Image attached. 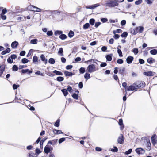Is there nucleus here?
<instances>
[{"label":"nucleus","mask_w":157,"mask_h":157,"mask_svg":"<svg viewBox=\"0 0 157 157\" xmlns=\"http://www.w3.org/2000/svg\"><path fill=\"white\" fill-rule=\"evenodd\" d=\"M40 58L42 61L44 62L45 64L47 63V59H45L44 56L42 54L40 56Z\"/></svg>","instance_id":"6ab92c4d"},{"label":"nucleus","mask_w":157,"mask_h":157,"mask_svg":"<svg viewBox=\"0 0 157 157\" xmlns=\"http://www.w3.org/2000/svg\"><path fill=\"white\" fill-rule=\"evenodd\" d=\"M13 60V59H16L17 58V56L15 55H12L10 57Z\"/></svg>","instance_id":"338daca9"},{"label":"nucleus","mask_w":157,"mask_h":157,"mask_svg":"<svg viewBox=\"0 0 157 157\" xmlns=\"http://www.w3.org/2000/svg\"><path fill=\"white\" fill-rule=\"evenodd\" d=\"M72 66L71 65H67L66 67V69L67 70H69L72 68Z\"/></svg>","instance_id":"774afa93"},{"label":"nucleus","mask_w":157,"mask_h":157,"mask_svg":"<svg viewBox=\"0 0 157 157\" xmlns=\"http://www.w3.org/2000/svg\"><path fill=\"white\" fill-rule=\"evenodd\" d=\"M144 28L143 26H140L136 27L134 29H133L131 31V33L133 35L136 34L138 32L141 33L144 31Z\"/></svg>","instance_id":"f03ea898"},{"label":"nucleus","mask_w":157,"mask_h":157,"mask_svg":"<svg viewBox=\"0 0 157 157\" xmlns=\"http://www.w3.org/2000/svg\"><path fill=\"white\" fill-rule=\"evenodd\" d=\"M48 62L50 64H53L55 63V61L53 58H50Z\"/></svg>","instance_id":"cd10ccee"},{"label":"nucleus","mask_w":157,"mask_h":157,"mask_svg":"<svg viewBox=\"0 0 157 157\" xmlns=\"http://www.w3.org/2000/svg\"><path fill=\"white\" fill-rule=\"evenodd\" d=\"M28 157H38L37 154L33 152H30L28 153Z\"/></svg>","instance_id":"f3484780"},{"label":"nucleus","mask_w":157,"mask_h":157,"mask_svg":"<svg viewBox=\"0 0 157 157\" xmlns=\"http://www.w3.org/2000/svg\"><path fill=\"white\" fill-rule=\"evenodd\" d=\"M135 151L138 154H143L145 152V150L141 148H136L135 150Z\"/></svg>","instance_id":"0eeeda50"},{"label":"nucleus","mask_w":157,"mask_h":157,"mask_svg":"<svg viewBox=\"0 0 157 157\" xmlns=\"http://www.w3.org/2000/svg\"><path fill=\"white\" fill-rule=\"evenodd\" d=\"M18 44V43L15 41L13 42L11 44V46L13 48H16Z\"/></svg>","instance_id":"f8f14e48"},{"label":"nucleus","mask_w":157,"mask_h":157,"mask_svg":"<svg viewBox=\"0 0 157 157\" xmlns=\"http://www.w3.org/2000/svg\"><path fill=\"white\" fill-rule=\"evenodd\" d=\"M109 21L111 23H114L116 22H117L118 21V20L117 19H116L115 20L110 19L109 20Z\"/></svg>","instance_id":"052dcab7"},{"label":"nucleus","mask_w":157,"mask_h":157,"mask_svg":"<svg viewBox=\"0 0 157 157\" xmlns=\"http://www.w3.org/2000/svg\"><path fill=\"white\" fill-rule=\"evenodd\" d=\"M61 91L63 94L64 95V96H65L67 95L68 92H67V90L66 89H62L61 90Z\"/></svg>","instance_id":"393cba45"},{"label":"nucleus","mask_w":157,"mask_h":157,"mask_svg":"<svg viewBox=\"0 0 157 157\" xmlns=\"http://www.w3.org/2000/svg\"><path fill=\"white\" fill-rule=\"evenodd\" d=\"M74 35V33L73 31H70L69 33L68 34V36L70 38H71Z\"/></svg>","instance_id":"7c9ffc66"},{"label":"nucleus","mask_w":157,"mask_h":157,"mask_svg":"<svg viewBox=\"0 0 157 157\" xmlns=\"http://www.w3.org/2000/svg\"><path fill=\"white\" fill-rule=\"evenodd\" d=\"M56 80L59 82H61L63 80L64 78L62 77H58L57 78Z\"/></svg>","instance_id":"e433bc0d"},{"label":"nucleus","mask_w":157,"mask_h":157,"mask_svg":"<svg viewBox=\"0 0 157 157\" xmlns=\"http://www.w3.org/2000/svg\"><path fill=\"white\" fill-rule=\"evenodd\" d=\"M126 23V21L125 20H122L121 22V24L122 26L124 25Z\"/></svg>","instance_id":"680f3d73"},{"label":"nucleus","mask_w":157,"mask_h":157,"mask_svg":"<svg viewBox=\"0 0 157 157\" xmlns=\"http://www.w3.org/2000/svg\"><path fill=\"white\" fill-rule=\"evenodd\" d=\"M133 59L134 58L132 56H129L126 59L127 63L128 64H130L132 62Z\"/></svg>","instance_id":"9b49d317"},{"label":"nucleus","mask_w":157,"mask_h":157,"mask_svg":"<svg viewBox=\"0 0 157 157\" xmlns=\"http://www.w3.org/2000/svg\"><path fill=\"white\" fill-rule=\"evenodd\" d=\"M147 147L149 150L151 149V144L149 141L148 142H147Z\"/></svg>","instance_id":"37998d69"},{"label":"nucleus","mask_w":157,"mask_h":157,"mask_svg":"<svg viewBox=\"0 0 157 157\" xmlns=\"http://www.w3.org/2000/svg\"><path fill=\"white\" fill-rule=\"evenodd\" d=\"M22 62L23 63H26L29 62V60L26 58H23L22 59Z\"/></svg>","instance_id":"ea45409f"},{"label":"nucleus","mask_w":157,"mask_h":157,"mask_svg":"<svg viewBox=\"0 0 157 157\" xmlns=\"http://www.w3.org/2000/svg\"><path fill=\"white\" fill-rule=\"evenodd\" d=\"M52 148H50L49 146L48 145H47L45 147L44 149V152L48 154V153L50 152L51 151H52Z\"/></svg>","instance_id":"1a4fd4ad"},{"label":"nucleus","mask_w":157,"mask_h":157,"mask_svg":"<svg viewBox=\"0 0 157 157\" xmlns=\"http://www.w3.org/2000/svg\"><path fill=\"white\" fill-rule=\"evenodd\" d=\"M128 35V33L127 32H124L121 35L122 37H126Z\"/></svg>","instance_id":"a19ab883"},{"label":"nucleus","mask_w":157,"mask_h":157,"mask_svg":"<svg viewBox=\"0 0 157 157\" xmlns=\"http://www.w3.org/2000/svg\"><path fill=\"white\" fill-rule=\"evenodd\" d=\"M142 0H138L135 2V4L136 5H139L142 3Z\"/></svg>","instance_id":"c03bdc74"},{"label":"nucleus","mask_w":157,"mask_h":157,"mask_svg":"<svg viewBox=\"0 0 157 157\" xmlns=\"http://www.w3.org/2000/svg\"><path fill=\"white\" fill-rule=\"evenodd\" d=\"M101 5V4L99 3H97L96 4H93L92 5V7L93 8V9H95L96 7H98Z\"/></svg>","instance_id":"c9c22d12"},{"label":"nucleus","mask_w":157,"mask_h":157,"mask_svg":"<svg viewBox=\"0 0 157 157\" xmlns=\"http://www.w3.org/2000/svg\"><path fill=\"white\" fill-rule=\"evenodd\" d=\"M132 151V149H130L128 151H127L125 152V154L126 155H128L131 153Z\"/></svg>","instance_id":"6e6d98bb"},{"label":"nucleus","mask_w":157,"mask_h":157,"mask_svg":"<svg viewBox=\"0 0 157 157\" xmlns=\"http://www.w3.org/2000/svg\"><path fill=\"white\" fill-rule=\"evenodd\" d=\"M117 62L119 64H121L123 63V61L122 59H119L117 60Z\"/></svg>","instance_id":"8fccbe9b"},{"label":"nucleus","mask_w":157,"mask_h":157,"mask_svg":"<svg viewBox=\"0 0 157 157\" xmlns=\"http://www.w3.org/2000/svg\"><path fill=\"white\" fill-rule=\"evenodd\" d=\"M65 140V138H62L59 139V143L60 144L62 143L63 141H64Z\"/></svg>","instance_id":"3c124183"},{"label":"nucleus","mask_w":157,"mask_h":157,"mask_svg":"<svg viewBox=\"0 0 157 157\" xmlns=\"http://www.w3.org/2000/svg\"><path fill=\"white\" fill-rule=\"evenodd\" d=\"M58 54L61 56H63V52L62 48H59L58 52Z\"/></svg>","instance_id":"dca6fc26"},{"label":"nucleus","mask_w":157,"mask_h":157,"mask_svg":"<svg viewBox=\"0 0 157 157\" xmlns=\"http://www.w3.org/2000/svg\"><path fill=\"white\" fill-rule=\"evenodd\" d=\"M101 24V23L100 22H96L95 24V27L96 28H97Z\"/></svg>","instance_id":"13d9d810"},{"label":"nucleus","mask_w":157,"mask_h":157,"mask_svg":"<svg viewBox=\"0 0 157 157\" xmlns=\"http://www.w3.org/2000/svg\"><path fill=\"white\" fill-rule=\"evenodd\" d=\"M147 62L149 64H151L153 62H155V60L152 58H150L147 59Z\"/></svg>","instance_id":"5701e85b"},{"label":"nucleus","mask_w":157,"mask_h":157,"mask_svg":"<svg viewBox=\"0 0 157 157\" xmlns=\"http://www.w3.org/2000/svg\"><path fill=\"white\" fill-rule=\"evenodd\" d=\"M59 38L62 40H64L67 38V36L65 34H61L59 37Z\"/></svg>","instance_id":"bb28decb"},{"label":"nucleus","mask_w":157,"mask_h":157,"mask_svg":"<svg viewBox=\"0 0 157 157\" xmlns=\"http://www.w3.org/2000/svg\"><path fill=\"white\" fill-rule=\"evenodd\" d=\"M35 151L36 152L35 153L36 154H37V156H38V155L41 152V151H40V150L38 148H36V149Z\"/></svg>","instance_id":"864d4df0"},{"label":"nucleus","mask_w":157,"mask_h":157,"mask_svg":"<svg viewBox=\"0 0 157 157\" xmlns=\"http://www.w3.org/2000/svg\"><path fill=\"white\" fill-rule=\"evenodd\" d=\"M90 26V25L88 23H86L83 26V29H87Z\"/></svg>","instance_id":"72a5a7b5"},{"label":"nucleus","mask_w":157,"mask_h":157,"mask_svg":"<svg viewBox=\"0 0 157 157\" xmlns=\"http://www.w3.org/2000/svg\"><path fill=\"white\" fill-rule=\"evenodd\" d=\"M117 53L119 54V56L121 57H122L123 56V55L122 53V52L121 50L120 49H118V48H117Z\"/></svg>","instance_id":"c756f323"},{"label":"nucleus","mask_w":157,"mask_h":157,"mask_svg":"<svg viewBox=\"0 0 157 157\" xmlns=\"http://www.w3.org/2000/svg\"><path fill=\"white\" fill-rule=\"evenodd\" d=\"M13 70L14 71H17L18 69V67L16 65H14L12 68Z\"/></svg>","instance_id":"09e8293b"},{"label":"nucleus","mask_w":157,"mask_h":157,"mask_svg":"<svg viewBox=\"0 0 157 157\" xmlns=\"http://www.w3.org/2000/svg\"><path fill=\"white\" fill-rule=\"evenodd\" d=\"M63 33V32L61 31L57 30L54 33V34L55 35H59L60 34H62Z\"/></svg>","instance_id":"f704fd0d"},{"label":"nucleus","mask_w":157,"mask_h":157,"mask_svg":"<svg viewBox=\"0 0 157 157\" xmlns=\"http://www.w3.org/2000/svg\"><path fill=\"white\" fill-rule=\"evenodd\" d=\"M25 51H22L21 52H20V55L21 56H24L25 55Z\"/></svg>","instance_id":"0e129e2a"},{"label":"nucleus","mask_w":157,"mask_h":157,"mask_svg":"<svg viewBox=\"0 0 157 157\" xmlns=\"http://www.w3.org/2000/svg\"><path fill=\"white\" fill-rule=\"evenodd\" d=\"M150 53L152 55H155L157 54V50L154 49L151 50L150 51Z\"/></svg>","instance_id":"b1692460"},{"label":"nucleus","mask_w":157,"mask_h":157,"mask_svg":"<svg viewBox=\"0 0 157 157\" xmlns=\"http://www.w3.org/2000/svg\"><path fill=\"white\" fill-rule=\"evenodd\" d=\"M90 74L87 72L85 73V74L84 75V77L86 79H88L90 78Z\"/></svg>","instance_id":"a878e982"},{"label":"nucleus","mask_w":157,"mask_h":157,"mask_svg":"<svg viewBox=\"0 0 157 157\" xmlns=\"http://www.w3.org/2000/svg\"><path fill=\"white\" fill-rule=\"evenodd\" d=\"M135 83L137 90L143 88L145 86V83L144 82L138 81L136 82Z\"/></svg>","instance_id":"39448f33"},{"label":"nucleus","mask_w":157,"mask_h":157,"mask_svg":"<svg viewBox=\"0 0 157 157\" xmlns=\"http://www.w3.org/2000/svg\"><path fill=\"white\" fill-rule=\"evenodd\" d=\"M30 10L34 12H40L41 9L33 6H31L29 7Z\"/></svg>","instance_id":"423d86ee"},{"label":"nucleus","mask_w":157,"mask_h":157,"mask_svg":"<svg viewBox=\"0 0 157 157\" xmlns=\"http://www.w3.org/2000/svg\"><path fill=\"white\" fill-rule=\"evenodd\" d=\"M144 74L147 76H150L154 75L153 73L151 71L148 72H144Z\"/></svg>","instance_id":"ddd939ff"},{"label":"nucleus","mask_w":157,"mask_h":157,"mask_svg":"<svg viewBox=\"0 0 157 157\" xmlns=\"http://www.w3.org/2000/svg\"><path fill=\"white\" fill-rule=\"evenodd\" d=\"M5 65H2L0 67V77L2 75L3 71L5 70Z\"/></svg>","instance_id":"4468645a"},{"label":"nucleus","mask_w":157,"mask_h":157,"mask_svg":"<svg viewBox=\"0 0 157 157\" xmlns=\"http://www.w3.org/2000/svg\"><path fill=\"white\" fill-rule=\"evenodd\" d=\"M114 149H112L111 151L113 152H117L118 151V148L115 146L114 147Z\"/></svg>","instance_id":"de8ad7c7"},{"label":"nucleus","mask_w":157,"mask_h":157,"mask_svg":"<svg viewBox=\"0 0 157 157\" xmlns=\"http://www.w3.org/2000/svg\"><path fill=\"white\" fill-rule=\"evenodd\" d=\"M19 86V85L15 84H13V88L14 90L17 89Z\"/></svg>","instance_id":"e2e57ef3"},{"label":"nucleus","mask_w":157,"mask_h":157,"mask_svg":"<svg viewBox=\"0 0 157 157\" xmlns=\"http://www.w3.org/2000/svg\"><path fill=\"white\" fill-rule=\"evenodd\" d=\"M47 34L49 36H52L53 34V32L52 31H48L47 33Z\"/></svg>","instance_id":"bf43d9fd"},{"label":"nucleus","mask_w":157,"mask_h":157,"mask_svg":"<svg viewBox=\"0 0 157 157\" xmlns=\"http://www.w3.org/2000/svg\"><path fill=\"white\" fill-rule=\"evenodd\" d=\"M137 90V89L136 87L135 83L129 86H127L126 88V91H136Z\"/></svg>","instance_id":"20e7f679"},{"label":"nucleus","mask_w":157,"mask_h":157,"mask_svg":"<svg viewBox=\"0 0 157 157\" xmlns=\"http://www.w3.org/2000/svg\"><path fill=\"white\" fill-rule=\"evenodd\" d=\"M113 55L110 54L106 56V58L107 61H110L112 60Z\"/></svg>","instance_id":"4be33fe9"},{"label":"nucleus","mask_w":157,"mask_h":157,"mask_svg":"<svg viewBox=\"0 0 157 157\" xmlns=\"http://www.w3.org/2000/svg\"><path fill=\"white\" fill-rule=\"evenodd\" d=\"M107 65V64L105 63H103L100 64V67H104Z\"/></svg>","instance_id":"69168bd1"},{"label":"nucleus","mask_w":157,"mask_h":157,"mask_svg":"<svg viewBox=\"0 0 157 157\" xmlns=\"http://www.w3.org/2000/svg\"><path fill=\"white\" fill-rule=\"evenodd\" d=\"M106 6L114 7L118 5V4L116 1L113 0H108L106 1Z\"/></svg>","instance_id":"7ed1b4c3"},{"label":"nucleus","mask_w":157,"mask_h":157,"mask_svg":"<svg viewBox=\"0 0 157 157\" xmlns=\"http://www.w3.org/2000/svg\"><path fill=\"white\" fill-rule=\"evenodd\" d=\"M33 61L34 63L37 62L38 61L37 57L36 56H34L33 57Z\"/></svg>","instance_id":"58836bf2"},{"label":"nucleus","mask_w":157,"mask_h":157,"mask_svg":"<svg viewBox=\"0 0 157 157\" xmlns=\"http://www.w3.org/2000/svg\"><path fill=\"white\" fill-rule=\"evenodd\" d=\"M38 40L36 39H32L30 40V43L31 44H36L37 43Z\"/></svg>","instance_id":"aec40b11"},{"label":"nucleus","mask_w":157,"mask_h":157,"mask_svg":"<svg viewBox=\"0 0 157 157\" xmlns=\"http://www.w3.org/2000/svg\"><path fill=\"white\" fill-rule=\"evenodd\" d=\"M124 136L122 135L121 134L118 138L117 141L119 143L122 144L124 143Z\"/></svg>","instance_id":"9d476101"},{"label":"nucleus","mask_w":157,"mask_h":157,"mask_svg":"<svg viewBox=\"0 0 157 157\" xmlns=\"http://www.w3.org/2000/svg\"><path fill=\"white\" fill-rule=\"evenodd\" d=\"M72 96L73 98L75 99H78V94H77L75 93H74L72 95Z\"/></svg>","instance_id":"4c0bfd02"},{"label":"nucleus","mask_w":157,"mask_h":157,"mask_svg":"<svg viewBox=\"0 0 157 157\" xmlns=\"http://www.w3.org/2000/svg\"><path fill=\"white\" fill-rule=\"evenodd\" d=\"M95 20L93 18L91 19L89 21V23L92 25H93L95 23Z\"/></svg>","instance_id":"c85d7f7f"},{"label":"nucleus","mask_w":157,"mask_h":157,"mask_svg":"<svg viewBox=\"0 0 157 157\" xmlns=\"http://www.w3.org/2000/svg\"><path fill=\"white\" fill-rule=\"evenodd\" d=\"M35 74L36 75H40L42 76H44V73H41L40 71H37L35 72Z\"/></svg>","instance_id":"4d7b16f0"},{"label":"nucleus","mask_w":157,"mask_h":157,"mask_svg":"<svg viewBox=\"0 0 157 157\" xmlns=\"http://www.w3.org/2000/svg\"><path fill=\"white\" fill-rule=\"evenodd\" d=\"M157 136L156 134H154L152 136L151 140L152 144L154 145L157 143Z\"/></svg>","instance_id":"6e6552de"},{"label":"nucleus","mask_w":157,"mask_h":157,"mask_svg":"<svg viewBox=\"0 0 157 157\" xmlns=\"http://www.w3.org/2000/svg\"><path fill=\"white\" fill-rule=\"evenodd\" d=\"M53 132L55 134H59L61 133H62L63 132L60 130H57L56 129H54L53 130Z\"/></svg>","instance_id":"412c9836"},{"label":"nucleus","mask_w":157,"mask_h":157,"mask_svg":"<svg viewBox=\"0 0 157 157\" xmlns=\"http://www.w3.org/2000/svg\"><path fill=\"white\" fill-rule=\"evenodd\" d=\"M108 21V20L106 18H102L101 19V21L103 23H105L106 22Z\"/></svg>","instance_id":"603ef678"},{"label":"nucleus","mask_w":157,"mask_h":157,"mask_svg":"<svg viewBox=\"0 0 157 157\" xmlns=\"http://www.w3.org/2000/svg\"><path fill=\"white\" fill-rule=\"evenodd\" d=\"M132 52H134L135 54H136L138 52V49L137 48H135L132 50Z\"/></svg>","instance_id":"a18cd8bd"},{"label":"nucleus","mask_w":157,"mask_h":157,"mask_svg":"<svg viewBox=\"0 0 157 157\" xmlns=\"http://www.w3.org/2000/svg\"><path fill=\"white\" fill-rule=\"evenodd\" d=\"M64 74L66 76H71L74 75V73L68 71H65Z\"/></svg>","instance_id":"a211bd4d"},{"label":"nucleus","mask_w":157,"mask_h":157,"mask_svg":"<svg viewBox=\"0 0 157 157\" xmlns=\"http://www.w3.org/2000/svg\"><path fill=\"white\" fill-rule=\"evenodd\" d=\"M98 70V68L94 64H91L88 66L86 70L89 73H92Z\"/></svg>","instance_id":"f257e3e1"},{"label":"nucleus","mask_w":157,"mask_h":157,"mask_svg":"<svg viewBox=\"0 0 157 157\" xmlns=\"http://www.w3.org/2000/svg\"><path fill=\"white\" fill-rule=\"evenodd\" d=\"M53 73L56 75H63V73L61 72L56 70H54L53 71Z\"/></svg>","instance_id":"473e14b6"},{"label":"nucleus","mask_w":157,"mask_h":157,"mask_svg":"<svg viewBox=\"0 0 157 157\" xmlns=\"http://www.w3.org/2000/svg\"><path fill=\"white\" fill-rule=\"evenodd\" d=\"M60 120L59 119H58L55 123L54 126L56 127H59V122Z\"/></svg>","instance_id":"2f4dec72"},{"label":"nucleus","mask_w":157,"mask_h":157,"mask_svg":"<svg viewBox=\"0 0 157 157\" xmlns=\"http://www.w3.org/2000/svg\"><path fill=\"white\" fill-rule=\"evenodd\" d=\"M79 71L80 72V73L83 74L85 72V69L83 67H81L80 68Z\"/></svg>","instance_id":"79ce46f5"},{"label":"nucleus","mask_w":157,"mask_h":157,"mask_svg":"<svg viewBox=\"0 0 157 157\" xmlns=\"http://www.w3.org/2000/svg\"><path fill=\"white\" fill-rule=\"evenodd\" d=\"M13 61V60L10 57H9L7 59V62L10 63H12Z\"/></svg>","instance_id":"5fc2aeb1"},{"label":"nucleus","mask_w":157,"mask_h":157,"mask_svg":"<svg viewBox=\"0 0 157 157\" xmlns=\"http://www.w3.org/2000/svg\"><path fill=\"white\" fill-rule=\"evenodd\" d=\"M154 0H145L147 4L151 5L152 4Z\"/></svg>","instance_id":"49530a36"},{"label":"nucleus","mask_w":157,"mask_h":157,"mask_svg":"<svg viewBox=\"0 0 157 157\" xmlns=\"http://www.w3.org/2000/svg\"><path fill=\"white\" fill-rule=\"evenodd\" d=\"M119 124L121 126L120 129L121 130L123 129L124 126L123 125V120L121 119H120L119 120Z\"/></svg>","instance_id":"2eb2a0df"}]
</instances>
